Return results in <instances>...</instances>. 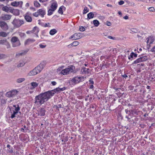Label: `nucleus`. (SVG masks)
I'll return each instance as SVG.
<instances>
[{
	"mask_svg": "<svg viewBox=\"0 0 155 155\" xmlns=\"http://www.w3.org/2000/svg\"><path fill=\"white\" fill-rule=\"evenodd\" d=\"M81 38L80 33H75L72 35L69 38V39H72L73 40H76L79 39Z\"/></svg>",
	"mask_w": 155,
	"mask_h": 155,
	"instance_id": "obj_10",
	"label": "nucleus"
},
{
	"mask_svg": "<svg viewBox=\"0 0 155 155\" xmlns=\"http://www.w3.org/2000/svg\"><path fill=\"white\" fill-rule=\"evenodd\" d=\"M12 13L15 15H18L20 14L19 11L17 9H13L12 11Z\"/></svg>",
	"mask_w": 155,
	"mask_h": 155,
	"instance_id": "obj_20",
	"label": "nucleus"
},
{
	"mask_svg": "<svg viewBox=\"0 0 155 155\" xmlns=\"http://www.w3.org/2000/svg\"><path fill=\"white\" fill-rule=\"evenodd\" d=\"M66 89V88L65 87H64L61 88L58 87L55 89H54V90L51 91H49V92L51 97H52L53 96H54V95L55 93H57L59 92L63 91L65 90Z\"/></svg>",
	"mask_w": 155,
	"mask_h": 155,
	"instance_id": "obj_7",
	"label": "nucleus"
},
{
	"mask_svg": "<svg viewBox=\"0 0 155 155\" xmlns=\"http://www.w3.org/2000/svg\"><path fill=\"white\" fill-rule=\"evenodd\" d=\"M51 97L49 91L42 93L35 97V104L40 106L45 102L48 101Z\"/></svg>",
	"mask_w": 155,
	"mask_h": 155,
	"instance_id": "obj_1",
	"label": "nucleus"
},
{
	"mask_svg": "<svg viewBox=\"0 0 155 155\" xmlns=\"http://www.w3.org/2000/svg\"><path fill=\"white\" fill-rule=\"evenodd\" d=\"M2 10L4 11L7 12L9 11V8L6 6H4L2 8Z\"/></svg>",
	"mask_w": 155,
	"mask_h": 155,
	"instance_id": "obj_39",
	"label": "nucleus"
},
{
	"mask_svg": "<svg viewBox=\"0 0 155 155\" xmlns=\"http://www.w3.org/2000/svg\"><path fill=\"white\" fill-rule=\"evenodd\" d=\"M23 54V53H18V54H16V57H18L19 56H21Z\"/></svg>",
	"mask_w": 155,
	"mask_h": 155,
	"instance_id": "obj_57",
	"label": "nucleus"
},
{
	"mask_svg": "<svg viewBox=\"0 0 155 155\" xmlns=\"http://www.w3.org/2000/svg\"><path fill=\"white\" fill-rule=\"evenodd\" d=\"M38 12L39 13V15H41L42 17H43L45 14V11L43 9H39L38 10Z\"/></svg>",
	"mask_w": 155,
	"mask_h": 155,
	"instance_id": "obj_17",
	"label": "nucleus"
},
{
	"mask_svg": "<svg viewBox=\"0 0 155 155\" xmlns=\"http://www.w3.org/2000/svg\"><path fill=\"white\" fill-rule=\"evenodd\" d=\"M19 35L21 37H24L25 36V34L24 33L21 32L19 33Z\"/></svg>",
	"mask_w": 155,
	"mask_h": 155,
	"instance_id": "obj_52",
	"label": "nucleus"
},
{
	"mask_svg": "<svg viewBox=\"0 0 155 155\" xmlns=\"http://www.w3.org/2000/svg\"><path fill=\"white\" fill-rule=\"evenodd\" d=\"M89 81L90 84H93L94 83V81H93L92 79H90L89 80Z\"/></svg>",
	"mask_w": 155,
	"mask_h": 155,
	"instance_id": "obj_61",
	"label": "nucleus"
},
{
	"mask_svg": "<svg viewBox=\"0 0 155 155\" xmlns=\"http://www.w3.org/2000/svg\"><path fill=\"white\" fill-rule=\"evenodd\" d=\"M51 84H52L53 85V86H54V85H55L56 84H57V83L55 81H52L51 82Z\"/></svg>",
	"mask_w": 155,
	"mask_h": 155,
	"instance_id": "obj_59",
	"label": "nucleus"
},
{
	"mask_svg": "<svg viewBox=\"0 0 155 155\" xmlns=\"http://www.w3.org/2000/svg\"><path fill=\"white\" fill-rule=\"evenodd\" d=\"M35 40L34 39H28L25 41V45H29L35 42Z\"/></svg>",
	"mask_w": 155,
	"mask_h": 155,
	"instance_id": "obj_18",
	"label": "nucleus"
},
{
	"mask_svg": "<svg viewBox=\"0 0 155 155\" xmlns=\"http://www.w3.org/2000/svg\"><path fill=\"white\" fill-rule=\"evenodd\" d=\"M50 24L49 23H45V24L44 25L45 27H50V26L49 25Z\"/></svg>",
	"mask_w": 155,
	"mask_h": 155,
	"instance_id": "obj_56",
	"label": "nucleus"
},
{
	"mask_svg": "<svg viewBox=\"0 0 155 155\" xmlns=\"http://www.w3.org/2000/svg\"><path fill=\"white\" fill-rule=\"evenodd\" d=\"M93 23L95 27H97L99 25L100 23L97 20H94L93 21Z\"/></svg>",
	"mask_w": 155,
	"mask_h": 155,
	"instance_id": "obj_30",
	"label": "nucleus"
},
{
	"mask_svg": "<svg viewBox=\"0 0 155 155\" xmlns=\"http://www.w3.org/2000/svg\"><path fill=\"white\" fill-rule=\"evenodd\" d=\"M53 108H55L56 110H59V108L62 107V105L61 104H58V105H54L53 107Z\"/></svg>",
	"mask_w": 155,
	"mask_h": 155,
	"instance_id": "obj_31",
	"label": "nucleus"
},
{
	"mask_svg": "<svg viewBox=\"0 0 155 155\" xmlns=\"http://www.w3.org/2000/svg\"><path fill=\"white\" fill-rule=\"evenodd\" d=\"M105 133H106L107 134H110L111 132H112V130L111 129L110 130H105L104 131Z\"/></svg>",
	"mask_w": 155,
	"mask_h": 155,
	"instance_id": "obj_42",
	"label": "nucleus"
},
{
	"mask_svg": "<svg viewBox=\"0 0 155 155\" xmlns=\"http://www.w3.org/2000/svg\"><path fill=\"white\" fill-rule=\"evenodd\" d=\"M79 44V42L77 41H75L68 45V46L71 47V46H76Z\"/></svg>",
	"mask_w": 155,
	"mask_h": 155,
	"instance_id": "obj_23",
	"label": "nucleus"
},
{
	"mask_svg": "<svg viewBox=\"0 0 155 155\" xmlns=\"http://www.w3.org/2000/svg\"><path fill=\"white\" fill-rule=\"evenodd\" d=\"M51 2V9H53V11H55L56 9L58 7L57 2L55 0H52Z\"/></svg>",
	"mask_w": 155,
	"mask_h": 155,
	"instance_id": "obj_12",
	"label": "nucleus"
},
{
	"mask_svg": "<svg viewBox=\"0 0 155 155\" xmlns=\"http://www.w3.org/2000/svg\"><path fill=\"white\" fill-rule=\"evenodd\" d=\"M18 113V112L14 110L13 114L11 115V118L12 119L15 117V114H17Z\"/></svg>",
	"mask_w": 155,
	"mask_h": 155,
	"instance_id": "obj_41",
	"label": "nucleus"
},
{
	"mask_svg": "<svg viewBox=\"0 0 155 155\" xmlns=\"http://www.w3.org/2000/svg\"><path fill=\"white\" fill-rule=\"evenodd\" d=\"M46 110L44 108H41L37 113L38 116H44L45 115Z\"/></svg>",
	"mask_w": 155,
	"mask_h": 155,
	"instance_id": "obj_13",
	"label": "nucleus"
},
{
	"mask_svg": "<svg viewBox=\"0 0 155 155\" xmlns=\"http://www.w3.org/2000/svg\"><path fill=\"white\" fill-rule=\"evenodd\" d=\"M84 77L78 76L74 77L70 80V82L72 83V84L74 85L84 81Z\"/></svg>",
	"mask_w": 155,
	"mask_h": 155,
	"instance_id": "obj_4",
	"label": "nucleus"
},
{
	"mask_svg": "<svg viewBox=\"0 0 155 155\" xmlns=\"http://www.w3.org/2000/svg\"><path fill=\"white\" fill-rule=\"evenodd\" d=\"M125 111L127 114H128L129 116L131 115V112L130 110H125Z\"/></svg>",
	"mask_w": 155,
	"mask_h": 155,
	"instance_id": "obj_51",
	"label": "nucleus"
},
{
	"mask_svg": "<svg viewBox=\"0 0 155 155\" xmlns=\"http://www.w3.org/2000/svg\"><path fill=\"white\" fill-rule=\"evenodd\" d=\"M12 23L13 25L14 28H18L23 24L24 23V22L22 20L15 18L12 22Z\"/></svg>",
	"mask_w": 155,
	"mask_h": 155,
	"instance_id": "obj_5",
	"label": "nucleus"
},
{
	"mask_svg": "<svg viewBox=\"0 0 155 155\" xmlns=\"http://www.w3.org/2000/svg\"><path fill=\"white\" fill-rule=\"evenodd\" d=\"M147 44H150L153 43L155 39L153 37L150 36L147 38Z\"/></svg>",
	"mask_w": 155,
	"mask_h": 155,
	"instance_id": "obj_16",
	"label": "nucleus"
},
{
	"mask_svg": "<svg viewBox=\"0 0 155 155\" xmlns=\"http://www.w3.org/2000/svg\"><path fill=\"white\" fill-rule=\"evenodd\" d=\"M25 63L24 62L19 63L17 65L18 68L22 67L24 65Z\"/></svg>",
	"mask_w": 155,
	"mask_h": 155,
	"instance_id": "obj_43",
	"label": "nucleus"
},
{
	"mask_svg": "<svg viewBox=\"0 0 155 155\" xmlns=\"http://www.w3.org/2000/svg\"><path fill=\"white\" fill-rule=\"evenodd\" d=\"M140 58L142 62L145 61L148 59L147 57L146 56L141 57Z\"/></svg>",
	"mask_w": 155,
	"mask_h": 155,
	"instance_id": "obj_33",
	"label": "nucleus"
},
{
	"mask_svg": "<svg viewBox=\"0 0 155 155\" xmlns=\"http://www.w3.org/2000/svg\"><path fill=\"white\" fill-rule=\"evenodd\" d=\"M150 51L152 52H155V45L151 50Z\"/></svg>",
	"mask_w": 155,
	"mask_h": 155,
	"instance_id": "obj_58",
	"label": "nucleus"
},
{
	"mask_svg": "<svg viewBox=\"0 0 155 155\" xmlns=\"http://www.w3.org/2000/svg\"><path fill=\"white\" fill-rule=\"evenodd\" d=\"M29 15V12L27 13L25 16V18L27 22H31V21L32 19L31 17Z\"/></svg>",
	"mask_w": 155,
	"mask_h": 155,
	"instance_id": "obj_14",
	"label": "nucleus"
},
{
	"mask_svg": "<svg viewBox=\"0 0 155 155\" xmlns=\"http://www.w3.org/2000/svg\"><path fill=\"white\" fill-rule=\"evenodd\" d=\"M89 69L87 68H82L81 72L82 74H88L89 73L88 71Z\"/></svg>",
	"mask_w": 155,
	"mask_h": 155,
	"instance_id": "obj_21",
	"label": "nucleus"
},
{
	"mask_svg": "<svg viewBox=\"0 0 155 155\" xmlns=\"http://www.w3.org/2000/svg\"><path fill=\"white\" fill-rule=\"evenodd\" d=\"M79 30L80 31H84L85 30V28L84 27L82 26L80 27Z\"/></svg>",
	"mask_w": 155,
	"mask_h": 155,
	"instance_id": "obj_47",
	"label": "nucleus"
},
{
	"mask_svg": "<svg viewBox=\"0 0 155 155\" xmlns=\"http://www.w3.org/2000/svg\"><path fill=\"white\" fill-rule=\"evenodd\" d=\"M106 25L108 26H110L111 25V23L110 21H107Z\"/></svg>",
	"mask_w": 155,
	"mask_h": 155,
	"instance_id": "obj_60",
	"label": "nucleus"
},
{
	"mask_svg": "<svg viewBox=\"0 0 155 155\" xmlns=\"http://www.w3.org/2000/svg\"><path fill=\"white\" fill-rule=\"evenodd\" d=\"M25 79L24 78H18L17 79L16 82L18 83H21L25 81Z\"/></svg>",
	"mask_w": 155,
	"mask_h": 155,
	"instance_id": "obj_29",
	"label": "nucleus"
},
{
	"mask_svg": "<svg viewBox=\"0 0 155 155\" xmlns=\"http://www.w3.org/2000/svg\"><path fill=\"white\" fill-rule=\"evenodd\" d=\"M34 5L37 7H39L40 6V4L37 1H35L34 2Z\"/></svg>",
	"mask_w": 155,
	"mask_h": 155,
	"instance_id": "obj_34",
	"label": "nucleus"
},
{
	"mask_svg": "<svg viewBox=\"0 0 155 155\" xmlns=\"http://www.w3.org/2000/svg\"><path fill=\"white\" fill-rule=\"evenodd\" d=\"M23 4V2L21 1L20 2L15 1L12 2L11 3V5L13 6L16 7L19 6L20 8H22Z\"/></svg>",
	"mask_w": 155,
	"mask_h": 155,
	"instance_id": "obj_9",
	"label": "nucleus"
},
{
	"mask_svg": "<svg viewBox=\"0 0 155 155\" xmlns=\"http://www.w3.org/2000/svg\"><path fill=\"white\" fill-rule=\"evenodd\" d=\"M94 15L92 12H90L87 15V18L91 19L92 18L94 17Z\"/></svg>",
	"mask_w": 155,
	"mask_h": 155,
	"instance_id": "obj_26",
	"label": "nucleus"
},
{
	"mask_svg": "<svg viewBox=\"0 0 155 155\" xmlns=\"http://www.w3.org/2000/svg\"><path fill=\"white\" fill-rule=\"evenodd\" d=\"M64 68V66H62L58 68L57 71H61V74L64 75L68 74L71 73H74V70L75 69L74 66L73 65H70L68 66L67 68L61 71Z\"/></svg>",
	"mask_w": 155,
	"mask_h": 155,
	"instance_id": "obj_2",
	"label": "nucleus"
},
{
	"mask_svg": "<svg viewBox=\"0 0 155 155\" xmlns=\"http://www.w3.org/2000/svg\"><path fill=\"white\" fill-rule=\"evenodd\" d=\"M31 86V87H30V89L33 90L35 87H38V83H36L35 82H32L30 83Z\"/></svg>",
	"mask_w": 155,
	"mask_h": 155,
	"instance_id": "obj_19",
	"label": "nucleus"
},
{
	"mask_svg": "<svg viewBox=\"0 0 155 155\" xmlns=\"http://www.w3.org/2000/svg\"><path fill=\"white\" fill-rule=\"evenodd\" d=\"M48 0H39V1L41 2H44L47 1Z\"/></svg>",
	"mask_w": 155,
	"mask_h": 155,
	"instance_id": "obj_63",
	"label": "nucleus"
},
{
	"mask_svg": "<svg viewBox=\"0 0 155 155\" xmlns=\"http://www.w3.org/2000/svg\"><path fill=\"white\" fill-rule=\"evenodd\" d=\"M137 54L134 53L132 52L131 53L130 56L128 57V59H130V58H133V57H134L135 58L137 57Z\"/></svg>",
	"mask_w": 155,
	"mask_h": 155,
	"instance_id": "obj_25",
	"label": "nucleus"
},
{
	"mask_svg": "<svg viewBox=\"0 0 155 155\" xmlns=\"http://www.w3.org/2000/svg\"><path fill=\"white\" fill-rule=\"evenodd\" d=\"M124 3V1L122 0H120V2H119L118 4L120 5H123Z\"/></svg>",
	"mask_w": 155,
	"mask_h": 155,
	"instance_id": "obj_54",
	"label": "nucleus"
},
{
	"mask_svg": "<svg viewBox=\"0 0 155 155\" xmlns=\"http://www.w3.org/2000/svg\"><path fill=\"white\" fill-rule=\"evenodd\" d=\"M54 11H53V10L51 9H50L48 11V15H51Z\"/></svg>",
	"mask_w": 155,
	"mask_h": 155,
	"instance_id": "obj_37",
	"label": "nucleus"
},
{
	"mask_svg": "<svg viewBox=\"0 0 155 155\" xmlns=\"http://www.w3.org/2000/svg\"><path fill=\"white\" fill-rule=\"evenodd\" d=\"M13 107L15 108V111L18 112V111L20 110V109L19 105H17V107H16V105H14Z\"/></svg>",
	"mask_w": 155,
	"mask_h": 155,
	"instance_id": "obj_36",
	"label": "nucleus"
},
{
	"mask_svg": "<svg viewBox=\"0 0 155 155\" xmlns=\"http://www.w3.org/2000/svg\"><path fill=\"white\" fill-rule=\"evenodd\" d=\"M131 31L132 32L135 33H137L139 32V30L136 28H132Z\"/></svg>",
	"mask_w": 155,
	"mask_h": 155,
	"instance_id": "obj_40",
	"label": "nucleus"
},
{
	"mask_svg": "<svg viewBox=\"0 0 155 155\" xmlns=\"http://www.w3.org/2000/svg\"><path fill=\"white\" fill-rule=\"evenodd\" d=\"M108 38L111 39L115 40L116 39V38L115 37H113L111 36H108Z\"/></svg>",
	"mask_w": 155,
	"mask_h": 155,
	"instance_id": "obj_53",
	"label": "nucleus"
},
{
	"mask_svg": "<svg viewBox=\"0 0 155 155\" xmlns=\"http://www.w3.org/2000/svg\"><path fill=\"white\" fill-rule=\"evenodd\" d=\"M89 9L87 7H85L84 10L83 14H86L87 12H88Z\"/></svg>",
	"mask_w": 155,
	"mask_h": 155,
	"instance_id": "obj_45",
	"label": "nucleus"
},
{
	"mask_svg": "<svg viewBox=\"0 0 155 155\" xmlns=\"http://www.w3.org/2000/svg\"><path fill=\"white\" fill-rule=\"evenodd\" d=\"M0 27L4 31H7L8 29L7 24L5 21H0Z\"/></svg>",
	"mask_w": 155,
	"mask_h": 155,
	"instance_id": "obj_8",
	"label": "nucleus"
},
{
	"mask_svg": "<svg viewBox=\"0 0 155 155\" xmlns=\"http://www.w3.org/2000/svg\"><path fill=\"white\" fill-rule=\"evenodd\" d=\"M29 5V4L28 2L25 5V7L27 8H28Z\"/></svg>",
	"mask_w": 155,
	"mask_h": 155,
	"instance_id": "obj_62",
	"label": "nucleus"
},
{
	"mask_svg": "<svg viewBox=\"0 0 155 155\" xmlns=\"http://www.w3.org/2000/svg\"><path fill=\"white\" fill-rule=\"evenodd\" d=\"M33 15L35 17H38L39 15V13L38 12V11L36 12L33 14Z\"/></svg>",
	"mask_w": 155,
	"mask_h": 155,
	"instance_id": "obj_49",
	"label": "nucleus"
},
{
	"mask_svg": "<svg viewBox=\"0 0 155 155\" xmlns=\"http://www.w3.org/2000/svg\"><path fill=\"white\" fill-rule=\"evenodd\" d=\"M6 55L4 54H0V59L6 58Z\"/></svg>",
	"mask_w": 155,
	"mask_h": 155,
	"instance_id": "obj_44",
	"label": "nucleus"
},
{
	"mask_svg": "<svg viewBox=\"0 0 155 155\" xmlns=\"http://www.w3.org/2000/svg\"><path fill=\"white\" fill-rule=\"evenodd\" d=\"M122 76L123 78H127L128 77L127 75L126 74H124L122 75Z\"/></svg>",
	"mask_w": 155,
	"mask_h": 155,
	"instance_id": "obj_64",
	"label": "nucleus"
},
{
	"mask_svg": "<svg viewBox=\"0 0 155 155\" xmlns=\"http://www.w3.org/2000/svg\"><path fill=\"white\" fill-rule=\"evenodd\" d=\"M40 47L41 48H45L46 46V45H43L42 44H40L39 45Z\"/></svg>",
	"mask_w": 155,
	"mask_h": 155,
	"instance_id": "obj_50",
	"label": "nucleus"
},
{
	"mask_svg": "<svg viewBox=\"0 0 155 155\" xmlns=\"http://www.w3.org/2000/svg\"><path fill=\"white\" fill-rule=\"evenodd\" d=\"M11 41L12 43L16 42H17L18 41H20L18 38L16 37H12Z\"/></svg>",
	"mask_w": 155,
	"mask_h": 155,
	"instance_id": "obj_24",
	"label": "nucleus"
},
{
	"mask_svg": "<svg viewBox=\"0 0 155 155\" xmlns=\"http://www.w3.org/2000/svg\"><path fill=\"white\" fill-rule=\"evenodd\" d=\"M18 91L15 89H14L6 93L5 96L8 97H12L15 96Z\"/></svg>",
	"mask_w": 155,
	"mask_h": 155,
	"instance_id": "obj_6",
	"label": "nucleus"
},
{
	"mask_svg": "<svg viewBox=\"0 0 155 155\" xmlns=\"http://www.w3.org/2000/svg\"><path fill=\"white\" fill-rule=\"evenodd\" d=\"M6 39L5 40H0V45L1 44H5V42L6 41Z\"/></svg>",
	"mask_w": 155,
	"mask_h": 155,
	"instance_id": "obj_48",
	"label": "nucleus"
},
{
	"mask_svg": "<svg viewBox=\"0 0 155 155\" xmlns=\"http://www.w3.org/2000/svg\"><path fill=\"white\" fill-rule=\"evenodd\" d=\"M8 35V33H6L2 31L0 32V36L5 37L7 36Z\"/></svg>",
	"mask_w": 155,
	"mask_h": 155,
	"instance_id": "obj_32",
	"label": "nucleus"
},
{
	"mask_svg": "<svg viewBox=\"0 0 155 155\" xmlns=\"http://www.w3.org/2000/svg\"><path fill=\"white\" fill-rule=\"evenodd\" d=\"M46 65L45 61H42L33 70L30 71L28 73L29 76H34L40 72Z\"/></svg>",
	"mask_w": 155,
	"mask_h": 155,
	"instance_id": "obj_3",
	"label": "nucleus"
},
{
	"mask_svg": "<svg viewBox=\"0 0 155 155\" xmlns=\"http://www.w3.org/2000/svg\"><path fill=\"white\" fill-rule=\"evenodd\" d=\"M31 31L32 33H34L35 34L37 37H38V34L39 31V29L37 27L35 26V27H34L33 28V30H31Z\"/></svg>",
	"mask_w": 155,
	"mask_h": 155,
	"instance_id": "obj_15",
	"label": "nucleus"
},
{
	"mask_svg": "<svg viewBox=\"0 0 155 155\" xmlns=\"http://www.w3.org/2000/svg\"><path fill=\"white\" fill-rule=\"evenodd\" d=\"M0 102H1V104L2 105H5L6 103V100L3 99H1L0 100Z\"/></svg>",
	"mask_w": 155,
	"mask_h": 155,
	"instance_id": "obj_38",
	"label": "nucleus"
},
{
	"mask_svg": "<svg viewBox=\"0 0 155 155\" xmlns=\"http://www.w3.org/2000/svg\"><path fill=\"white\" fill-rule=\"evenodd\" d=\"M12 15L8 14H4L2 15V16L0 17V19H2L4 21H7L11 19Z\"/></svg>",
	"mask_w": 155,
	"mask_h": 155,
	"instance_id": "obj_11",
	"label": "nucleus"
},
{
	"mask_svg": "<svg viewBox=\"0 0 155 155\" xmlns=\"http://www.w3.org/2000/svg\"><path fill=\"white\" fill-rule=\"evenodd\" d=\"M142 62L141 60V59L140 58H137V59H136L135 61L133 63V64H137L139 63Z\"/></svg>",
	"mask_w": 155,
	"mask_h": 155,
	"instance_id": "obj_35",
	"label": "nucleus"
},
{
	"mask_svg": "<svg viewBox=\"0 0 155 155\" xmlns=\"http://www.w3.org/2000/svg\"><path fill=\"white\" fill-rule=\"evenodd\" d=\"M12 46L13 47H15L17 46H18L19 45H20L21 44L20 43V41H18L17 42H14L13 43H12Z\"/></svg>",
	"mask_w": 155,
	"mask_h": 155,
	"instance_id": "obj_27",
	"label": "nucleus"
},
{
	"mask_svg": "<svg viewBox=\"0 0 155 155\" xmlns=\"http://www.w3.org/2000/svg\"><path fill=\"white\" fill-rule=\"evenodd\" d=\"M57 32V31L55 29H53L51 30L49 32V33L51 35H54Z\"/></svg>",
	"mask_w": 155,
	"mask_h": 155,
	"instance_id": "obj_28",
	"label": "nucleus"
},
{
	"mask_svg": "<svg viewBox=\"0 0 155 155\" xmlns=\"http://www.w3.org/2000/svg\"><path fill=\"white\" fill-rule=\"evenodd\" d=\"M65 7L63 6H61L58 10V12L59 14H61V15H63V9L65 10Z\"/></svg>",
	"mask_w": 155,
	"mask_h": 155,
	"instance_id": "obj_22",
	"label": "nucleus"
},
{
	"mask_svg": "<svg viewBox=\"0 0 155 155\" xmlns=\"http://www.w3.org/2000/svg\"><path fill=\"white\" fill-rule=\"evenodd\" d=\"M4 45H5L7 46V48H9L10 47V44L7 41V40L6 41V42H5V43Z\"/></svg>",
	"mask_w": 155,
	"mask_h": 155,
	"instance_id": "obj_46",
	"label": "nucleus"
},
{
	"mask_svg": "<svg viewBox=\"0 0 155 155\" xmlns=\"http://www.w3.org/2000/svg\"><path fill=\"white\" fill-rule=\"evenodd\" d=\"M149 10L150 11L153 12L154 10V8L153 7H150L149 9Z\"/></svg>",
	"mask_w": 155,
	"mask_h": 155,
	"instance_id": "obj_55",
	"label": "nucleus"
}]
</instances>
